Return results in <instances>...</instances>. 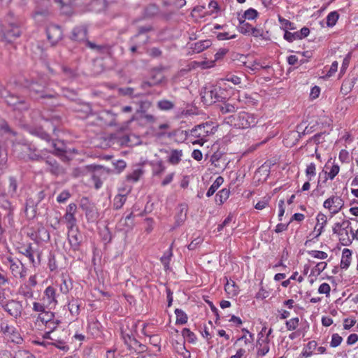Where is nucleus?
I'll return each instance as SVG.
<instances>
[{
    "label": "nucleus",
    "instance_id": "nucleus-38",
    "mask_svg": "<svg viewBox=\"0 0 358 358\" xmlns=\"http://www.w3.org/2000/svg\"><path fill=\"white\" fill-rule=\"evenodd\" d=\"M52 145L54 148L53 154L57 156H62L66 152L63 143L60 141H53Z\"/></svg>",
    "mask_w": 358,
    "mask_h": 358
},
{
    "label": "nucleus",
    "instance_id": "nucleus-29",
    "mask_svg": "<svg viewBox=\"0 0 358 358\" xmlns=\"http://www.w3.org/2000/svg\"><path fill=\"white\" fill-rule=\"evenodd\" d=\"M182 151L181 150H172L169 156L168 161L173 165L178 164L181 161Z\"/></svg>",
    "mask_w": 358,
    "mask_h": 358
},
{
    "label": "nucleus",
    "instance_id": "nucleus-55",
    "mask_svg": "<svg viewBox=\"0 0 358 358\" xmlns=\"http://www.w3.org/2000/svg\"><path fill=\"white\" fill-rule=\"evenodd\" d=\"M152 29V27L150 25L140 27L138 28V34L136 36H138V38H143V39L144 36H147L145 34L150 31Z\"/></svg>",
    "mask_w": 358,
    "mask_h": 358
},
{
    "label": "nucleus",
    "instance_id": "nucleus-1",
    "mask_svg": "<svg viewBox=\"0 0 358 358\" xmlns=\"http://www.w3.org/2000/svg\"><path fill=\"white\" fill-rule=\"evenodd\" d=\"M215 130L216 128L213 126V122L203 123L192 128L189 131V137L195 138L192 141L193 144L203 145L206 141V137L214 134Z\"/></svg>",
    "mask_w": 358,
    "mask_h": 358
},
{
    "label": "nucleus",
    "instance_id": "nucleus-24",
    "mask_svg": "<svg viewBox=\"0 0 358 358\" xmlns=\"http://www.w3.org/2000/svg\"><path fill=\"white\" fill-rule=\"evenodd\" d=\"M15 132L10 128L7 122L3 119L0 118V141L3 140L4 136L6 135L15 136Z\"/></svg>",
    "mask_w": 358,
    "mask_h": 358
},
{
    "label": "nucleus",
    "instance_id": "nucleus-44",
    "mask_svg": "<svg viewBox=\"0 0 358 358\" xmlns=\"http://www.w3.org/2000/svg\"><path fill=\"white\" fill-rule=\"evenodd\" d=\"M166 167L162 161H157L152 165L153 174L160 176L165 171Z\"/></svg>",
    "mask_w": 358,
    "mask_h": 358
},
{
    "label": "nucleus",
    "instance_id": "nucleus-61",
    "mask_svg": "<svg viewBox=\"0 0 358 358\" xmlns=\"http://www.w3.org/2000/svg\"><path fill=\"white\" fill-rule=\"evenodd\" d=\"M330 291H331L330 285L326 282L321 284L318 288V292L320 294H324L327 296L329 294Z\"/></svg>",
    "mask_w": 358,
    "mask_h": 358
},
{
    "label": "nucleus",
    "instance_id": "nucleus-63",
    "mask_svg": "<svg viewBox=\"0 0 358 358\" xmlns=\"http://www.w3.org/2000/svg\"><path fill=\"white\" fill-rule=\"evenodd\" d=\"M224 288H225V290L229 293H232L233 294H237L236 289H235L236 285H235L234 282H233V281L231 282L227 281V282L224 285Z\"/></svg>",
    "mask_w": 358,
    "mask_h": 358
},
{
    "label": "nucleus",
    "instance_id": "nucleus-62",
    "mask_svg": "<svg viewBox=\"0 0 358 358\" xmlns=\"http://www.w3.org/2000/svg\"><path fill=\"white\" fill-rule=\"evenodd\" d=\"M236 37V34L229 35L228 32H222L217 34V38L219 41H224L228 39L235 38Z\"/></svg>",
    "mask_w": 358,
    "mask_h": 358
},
{
    "label": "nucleus",
    "instance_id": "nucleus-31",
    "mask_svg": "<svg viewBox=\"0 0 358 358\" xmlns=\"http://www.w3.org/2000/svg\"><path fill=\"white\" fill-rule=\"evenodd\" d=\"M258 344L259 345L257 352L258 355L264 356L269 351L268 339L267 338L264 339L259 338L258 341Z\"/></svg>",
    "mask_w": 358,
    "mask_h": 358
},
{
    "label": "nucleus",
    "instance_id": "nucleus-47",
    "mask_svg": "<svg viewBox=\"0 0 358 358\" xmlns=\"http://www.w3.org/2000/svg\"><path fill=\"white\" fill-rule=\"evenodd\" d=\"M49 15L48 9L37 10L34 13V17L37 21H42L43 19L47 17Z\"/></svg>",
    "mask_w": 358,
    "mask_h": 358
},
{
    "label": "nucleus",
    "instance_id": "nucleus-21",
    "mask_svg": "<svg viewBox=\"0 0 358 358\" xmlns=\"http://www.w3.org/2000/svg\"><path fill=\"white\" fill-rule=\"evenodd\" d=\"M212 43L210 40H203L192 44L190 48L193 52L200 53L210 47Z\"/></svg>",
    "mask_w": 358,
    "mask_h": 358
},
{
    "label": "nucleus",
    "instance_id": "nucleus-4",
    "mask_svg": "<svg viewBox=\"0 0 358 358\" xmlns=\"http://www.w3.org/2000/svg\"><path fill=\"white\" fill-rule=\"evenodd\" d=\"M0 330L4 338L8 341L15 344L22 343L23 338L17 329L13 325L9 324L8 322L3 321L1 322Z\"/></svg>",
    "mask_w": 358,
    "mask_h": 358
},
{
    "label": "nucleus",
    "instance_id": "nucleus-25",
    "mask_svg": "<svg viewBox=\"0 0 358 358\" xmlns=\"http://www.w3.org/2000/svg\"><path fill=\"white\" fill-rule=\"evenodd\" d=\"M120 226L122 227L123 230L128 231L132 229L134 226V214L132 212L126 215L125 217H122L120 220Z\"/></svg>",
    "mask_w": 358,
    "mask_h": 358
},
{
    "label": "nucleus",
    "instance_id": "nucleus-50",
    "mask_svg": "<svg viewBox=\"0 0 358 358\" xmlns=\"http://www.w3.org/2000/svg\"><path fill=\"white\" fill-rule=\"evenodd\" d=\"M306 175L308 177V180H311L312 178L316 175V166L314 163L308 164L306 169Z\"/></svg>",
    "mask_w": 358,
    "mask_h": 358
},
{
    "label": "nucleus",
    "instance_id": "nucleus-6",
    "mask_svg": "<svg viewBox=\"0 0 358 358\" xmlns=\"http://www.w3.org/2000/svg\"><path fill=\"white\" fill-rule=\"evenodd\" d=\"M344 201L341 196H332L323 203L324 208L328 209L331 215L337 214L343 207Z\"/></svg>",
    "mask_w": 358,
    "mask_h": 358
},
{
    "label": "nucleus",
    "instance_id": "nucleus-2",
    "mask_svg": "<svg viewBox=\"0 0 358 358\" xmlns=\"http://www.w3.org/2000/svg\"><path fill=\"white\" fill-rule=\"evenodd\" d=\"M201 99L206 105L222 102L226 99V91L219 85L206 87L201 92Z\"/></svg>",
    "mask_w": 358,
    "mask_h": 358
},
{
    "label": "nucleus",
    "instance_id": "nucleus-41",
    "mask_svg": "<svg viewBox=\"0 0 358 358\" xmlns=\"http://www.w3.org/2000/svg\"><path fill=\"white\" fill-rule=\"evenodd\" d=\"M143 171L142 169L138 168L134 169L131 173L127 176V179L129 181L137 182L141 176L143 175Z\"/></svg>",
    "mask_w": 358,
    "mask_h": 358
},
{
    "label": "nucleus",
    "instance_id": "nucleus-19",
    "mask_svg": "<svg viewBox=\"0 0 358 358\" xmlns=\"http://www.w3.org/2000/svg\"><path fill=\"white\" fill-rule=\"evenodd\" d=\"M48 165V171L55 176L62 175L64 173V169L59 165L56 160L48 159L45 160Z\"/></svg>",
    "mask_w": 358,
    "mask_h": 358
},
{
    "label": "nucleus",
    "instance_id": "nucleus-39",
    "mask_svg": "<svg viewBox=\"0 0 358 358\" xmlns=\"http://www.w3.org/2000/svg\"><path fill=\"white\" fill-rule=\"evenodd\" d=\"M9 185L8 187V194L10 196H15L17 195V182L14 177L9 178Z\"/></svg>",
    "mask_w": 358,
    "mask_h": 358
},
{
    "label": "nucleus",
    "instance_id": "nucleus-51",
    "mask_svg": "<svg viewBox=\"0 0 358 358\" xmlns=\"http://www.w3.org/2000/svg\"><path fill=\"white\" fill-rule=\"evenodd\" d=\"M283 38L288 42L292 43L296 40H300L299 35L298 34V31L292 33L289 31H286L284 34Z\"/></svg>",
    "mask_w": 358,
    "mask_h": 358
},
{
    "label": "nucleus",
    "instance_id": "nucleus-22",
    "mask_svg": "<svg viewBox=\"0 0 358 358\" xmlns=\"http://www.w3.org/2000/svg\"><path fill=\"white\" fill-rule=\"evenodd\" d=\"M351 259L352 251L348 248L343 249L341 260V268L343 269H348L351 264Z\"/></svg>",
    "mask_w": 358,
    "mask_h": 358
},
{
    "label": "nucleus",
    "instance_id": "nucleus-37",
    "mask_svg": "<svg viewBox=\"0 0 358 358\" xmlns=\"http://www.w3.org/2000/svg\"><path fill=\"white\" fill-rule=\"evenodd\" d=\"M278 21L280 24V28L285 31L294 30L296 29L294 24L285 19L280 15H278Z\"/></svg>",
    "mask_w": 358,
    "mask_h": 358
},
{
    "label": "nucleus",
    "instance_id": "nucleus-28",
    "mask_svg": "<svg viewBox=\"0 0 358 358\" xmlns=\"http://www.w3.org/2000/svg\"><path fill=\"white\" fill-rule=\"evenodd\" d=\"M317 342L315 341H309L301 352V358H307L313 355V350L317 348Z\"/></svg>",
    "mask_w": 358,
    "mask_h": 358
},
{
    "label": "nucleus",
    "instance_id": "nucleus-42",
    "mask_svg": "<svg viewBox=\"0 0 358 358\" xmlns=\"http://www.w3.org/2000/svg\"><path fill=\"white\" fill-rule=\"evenodd\" d=\"M238 29L239 31L244 34H250L252 27L248 22H246L244 19L240 18L239 20Z\"/></svg>",
    "mask_w": 358,
    "mask_h": 358
},
{
    "label": "nucleus",
    "instance_id": "nucleus-9",
    "mask_svg": "<svg viewBox=\"0 0 358 358\" xmlns=\"http://www.w3.org/2000/svg\"><path fill=\"white\" fill-rule=\"evenodd\" d=\"M241 129L252 127L257 123V117L254 113L245 111L240 112Z\"/></svg>",
    "mask_w": 358,
    "mask_h": 358
},
{
    "label": "nucleus",
    "instance_id": "nucleus-10",
    "mask_svg": "<svg viewBox=\"0 0 358 358\" xmlns=\"http://www.w3.org/2000/svg\"><path fill=\"white\" fill-rule=\"evenodd\" d=\"M17 250L19 253L23 255L29 259V262L33 265V266L36 267L39 264L40 255L38 253V262H36L34 259V255L36 254V252L33 249L31 243L18 247Z\"/></svg>",
    "mask_w": 358,
    "mask_h": 358
},
{
    "label": "nucleus",
    "instance_id": "nucleus-53",
    "mask_svg": "<svg viewBox=\"0 0 358 358\" xmlns=\"http://www.w3.org/2000/svg\"><path fill=\"white\" fill-rule=\"evenodd\" d=\"M299 320L298 317H294L286 322V327L287 330H295L299 326Z\"/></svg>",
    "mask_w": 358,
    "mask_h": 358
},
{
    "label": "nucleus",
    "instance_id": "nucleus-34",
    "mask_svg": "<svg viewBox=\"0 0 358 358\" xmlns=\"http://www.w3.org/2000/svg\"><path fill=\"white\" fill-rule=\"evenodd\" d=\"M24 151L27 154L28 159L33 161H38L42 159L40 154L37 153L35 149L29 145H25Z\"/></svg>",
    "mask_w": 358,
    "mask_h": 358
},
{
    "label": "nucleus",
    "instance_id": "nucleus-43",
    "mask_svg": "<svg viewBox=\"0 0 358 358\" xmlns=\"http://www.w3.org/2000/svg\"><path fill=\"white\" fill-rule=\"evenodd\" d=\"M175 314L176 315V324H184L187 322V314L181 309L176 308Z\"/></svg>",
    "mask_w": 358,
    "mask_h": 358
},
{
    "label": "nucleus",
    "instance_id": "nucleus-33",
    "mask_svg": "<svg viewBox=\"0 0 358 358\" xmlns=\"http://www.w3.org/2000/svg\"><path fill=\"white\" fill-rule=\"evenodd\" d=\"M230 191L228 189H222L215 196V201L219 205L222 204L229 198Z\"/></svg>",
    "mask_w": 358,
    "mask_h": 358
},
{
    "label": "nucleus",
    "instance_id": "nucleus-54",
    "mask_svg": "<svg viewBox=\"0 0 358 358\" xmlns=\"http://www.w3.org/2000/svg\"><path fill=\"white\" fill-rule=\"evenodd\" d=\"M46 308H49V307L42 301L41 302H34L33 303V310L36 312L45 313Z\"/></svg>",
    "mask_w": 358,
    "mask_h": 358
},
{
    "label": "nucleus",
    "instance_id": "nucleus-40",
    "mask_svg": "<svg viewBox=\"0 0 358 358\" xmlns=\"http://www.w3.org/2000/svg\"><path fill=\"white\" fill-rule=\"evenodd\" d=\"M157 106L161 110H170L174 108L175 104L171 101L162 99L157 102Z\"/></svg>",
    "mask_w": 358,
    "mask_h": 358
},
{
    "label": "nucleus",
    "instance_id": "nucleus-7",
    "mask_svg": "<svg viewBox=\"0 0 358 358\" xmlns=\"http://www.w3.org/2000/svg\"><path fill=\"white\" fill-rule=\"evenodd\" d=\"M85 211V216L89 222H94L99 217V213L94 205L91 204L87 199H83L80 205Z\"/></svg>",
    "mask_w": 358,
    "mask_h": 358
},
{
    "label": "nucleus",
    "instance_id": "nucleus-59",
    "mask_svg": "<svg viewBox=\"0 0 358 358\" xmlns=\"http://www.w3.org/2000/svg\"><path fill=\"white\" fill-rule=\"evenodd\" d=\"M69 310L71 313V314H78L79 311V304L77 301L73 300L71 301L69 305Z\"/></svg>",
    "mask_w": 358,
    "mask_h": 358
},
{
    "label": "nucleus",
    "instance_id": "nucleus-64",
    "mask_svg": "<svg viewBox=\"0 0 358 358\" xmlns=\"http://www.w3.org/2000/svg\"><path fill=\"white\" fill-rule=\"evenodd\" d=\"M15 358H36L34 355L29 351L22 350L20 351Z\"/></svg>",
    "mask_w": 358,
    "mask_h": 358
},
{
    "label": "nucleus",
    "instance_id": "nucleus-36",
    "mask_svg": "<svg viewBox=\"0 0 358 358\" xmlns=\"http://www.w3.org/2000/svg\"><path fill=\"white\" fill-rule=\"evenodd\" d=\"M172 246L173 244L171 245L169 249L164 252V254L163 255L160 259L165 269H168L169 268V263L173 256Z\"/></svg>",
    "mask_w": 358,
    "mask_h": 358
},
{
    "label": "nucleus",
    "instance_id": "nucleus-60",
    "mask_svg": "<svg viewBox=\"0 0 358 358\" xmlns=\"http://www.w3.org/2000/svg\"><path fill=\"white\" fill-rule=\"evenodd\" d=\"M340 168L338 164H334L328 173V178L333 180L339 173Z\"/></svg>",
    "mask_w": 358,
    "mask_h": 358
},
{
    "label": "nucleus",
    "instance_id": "nucleus-3",
    "mask_svg": "<svg viewBox=\"0 0 358 358\" xmlns=\"http://www.w3.org/2000/svg\"><path fill=\"white\" fill-rule=\"evenodd\" d=\"M332 231L334 234L338 235L339 241L343 245L348 246L352 243V238H351L352 228L349 220H344L341 222L335 223Z\"/></svg>",
    "mask_w": 358,
    "mask_h": 358
},
{
    "label": "nucleus",
    "instance_id": "nucleus-48",
    "mask_svg": "<svg viewBox=\"0 0 358 358\" xmlns=\"http://www.w3.org/2000/svg\"><path fill=\"white\" fill-rule=\"evenodd\" d=\"M152 103L150 101H140L138 102V108L137 109L138 113H145L151 106Z\"/></svg>",
    "mask_w": 358,
    "mask_h": 358
},
{
    "label": "nucleus",
    "instance_id": "nucleus-8",
    "mask_svg": "<svg viewBox=\"0 0 358 358\" xmlns=\"http://www.w3.org/2000/svg\"><path fill=\"white\" fill-rule=\"evenodd\" d=\"M3 308L10 315L15 318L20 317L23 310L22 303L15 300L8 301L5 303Z\"/></svg>",
    "mask_w": 358,
    "mask_h": 358
},
{
    "label": "nucleus",
    "instance_id": "nucleus-16",
    "mask_svg": "<svg viewBox=\"0 0 358 358\" xmlns=\"http://www.w3.org/2000/svg\"><path fill=\"white\" fill-rule=\"evenodd\" d=\"M131 329L129 332H127L126 329L122 330V338L124 340V343L128 345L129 348L133 346V345L137 344V341L134 338V334L133 333V330L136 331V324L134 322H131Z\"/></svg>",
    "mask_w": 358,
    "mask_h": 358
},
{
    "label": "nucleus",
    "instance_id": "nucleus-11",
    "mask_svg": "<svg viewBox=\"0 0 358 358\" xmlns=\"http://www.w3.org/2000/svg\"><path fill=\"white\" fill-rule=\"evenodd\" d=\"M50 309L56 306L57 301L56 299V290L53 287L48 286L44 291L41 299Z\"/></svg>",
    "mask_w": 358,
    "mask_h": 358
},
{
    "label": "nucleus",
    "instance_id": "nucleus-20",
    "mask_svg": "<svg viewBox=\"0 0 358 358\" xmlns=\"http://www.w3.org/2000/svg\"><path fill=\"white\" fill-rule=\"evenodd\" d=\"M129 192V190L126 191V190L123 189L122 191V192H120L118 194H117L115 196V198L113 199V208L114 209L119 210L123 206V205L125 203V202L127 201V196Z\"/></svg>",
    "mask_w": 358,
    "mask_h": 358
},
{
    "label": "nucleus",
    "instance_id": "nucleus-23",
    "mask_svg": "<svg viewBox=\"0 0 358 358\" xmlns=\"http://www.w3.org/2000/svg\"><path fill=\"white\" fill-rule=\"evenodd\" d=\"M87 37V29L85 27H78L73 29L71 38L74 41H82Z\"/></svg>",
    "mask_w": 358,
    "mask_h": 358
},
{
    "label": "nucleus",
    "instance_id": "nucleus-57",
    "mask_svg": "<svg viewBox=\"0 0 358 358\" xmlns=\"http://www.w3.org/2000/svg\"><path fill=\"white\" fill-rule=\"evenodd\" d=\"M54 317V313L52 312H45V315L43 317H39L38 318L42 322H45L46 324H54L52 318Z\"/></svg>",
    "mask_w": 358,
    "mask_h": 358
},
{
    "label": "nucleus",
    "instance_id": "nucleus-46",
    "mask_svg": "<svg viewBox=\"0 0 358 358\" xmlns=\"http://www.w3.org/2000/svg\"><path fill=\"white\" fill-rule=\"evenodd\" d=\"M182 335L189 343H194L196 340V335L187 328L183 329L182 331Z\"/></svg>",
    "mask_w": 358,
    "mask_h": 358
},
{
    "label": "nucleus",
    "instance_id": "nucleus-30",
    "mask_svg": "<svg viewBox=\"0 0 358 358\" xmlns=\"http://www.w3.org/2000/svg\"><path fill=\"white\" fill-rule=\"evenodd\" d=\"M221 103H222L219 105V110L222 114L234 113L237 109V106L226 101L225 100Z\"/></svg>",
    "mask_w": 358,
    "mask_h": 358
},
{
    "label": "nucleus",
    "instance_id": "nucleus-18",
    "mask_svg": "<svg viewBox=\"0 0 358 358\" xmlns=\"http://www.w3.org/2000/svg\"><path fill=\"white\" fill-rule=\"evenodd\" d=\"M317 224L314 228V232H315V238H318L324 231V227L327 223V216L322 213H319L316 217Z\"/></svg>",
    "mask_w": 358,
    "mask_h": 358
},
{
    "label": "nucleus",
    "instance_id": "nucleus-27",
    "mask_svg": "<svg viewBox=\"0 0 358 358\" xmlns=\"http://www.w3.org/2000/svg\"><path fill=\"white\" fill-rule=\"evenodd\" d=\"M138 36H134L129 40V43H131L130 50L131 52H136L138 48L141 47L143 45H145L148 40L149 37L148 36H144V38L142 41V43L137 42Z\"/></svg>",
    "mask_w": 358,
    "mask_h": 358
},
{
    "label": "nucleus",
    "instance_id": "nucleus-12",
    "mask_svg": "<svg viewBox=\"0 0 358 358\" xmlns=\"http://www.w3.org/2000/svg\"><path fill=\"white\" fill-rule=\"evenodd\" d=\"M68 240L73 250L77 251L79 250L82 241V236L78 227L72 230H68Z\"/></svg>",
    "mask_w": 358,
    "mask_h": 358
},
{
    "label": "nucleus",
    "instance_id": "nucleus-32",
    "mask_svg": "<svg viewBox=\"0 0 358 358\" xmlns=\"http://www.w3.org/2000/svg\"><path fill=\"white\" fill-rule=\"evenodd\" d=\"M224 178L222 176L217 177L215 180L213 182V183L211 185V186L209 187L208 190L207 191L206 196L208 197L211 196L214 194V193L216 192V190L220 187V185L223 183Z\"/></svg>",
    "mask_w": 358,
    "mask_h": 358
},
{
    "label": "nucleus",
    "instance_id": "nucleus-14",
    "mask_svg": "<svg viewBox=\"0 0 358 358\" xmlns=\"http://www.w3.org/2000/svg\"><path fill=\"white\" fill-rule=\"evenodd\" d=\"M48 38L52 44L57 43L62 38L61 28L55 24L50 25L47 29Z\"/></svg>",
    "mask_w": 358,
    "mask_h": 358
},
{
    "label": "nucleus",
    "instance_id": "nucleus-58",
    "mask_svg": "<svg viewBox=\"0 0 358 358\" xmlns=\"http://www.w3.org/2000/svg\"><path fill=\"white\" fill-rule=\"evenodd\" d=\"M342 341H343V338L339 334H334L331 337L330 345L332 348H336L341 343Z\"/></svg>",
    "mask_w": 358,
    "mask_h": 358
},
{
    "label": "nucleus",
    "instance_id": "nucleus-56",
    "mask_svg": "<svg viewBox=\"0 0 358 358\" xmlns=\"http://www.w3.org/2000/svg\"><path fill=\"white\" fill-rule=\"evenodd\" d=\"M71 196V194L68 190L62 191L57 197V201L59 203L66 202Z\"/></svg>",
    "mask_w": 358,
    "mask_h": 358
},
{
    "label": "nucleus",
    "instance_id": "nucleus-17",
    "mask_svg": "<svg viewBox=\"0 0 358 358\" xmlns=\"http://www.w3.org/2000/svg\"><path fill=\"white\" fill-rule=\"evenodd\" d=\"M6 102L8 105L13 106L15 110H21L18 105H24L23 109H28V104L22 99L13 94H9L6 97Z\"/></svg>",
    "mask_w": 358,
    "mask_h": 358
},
{
    "label": "nucleus",
    "instance_id": "nucleus-45",
    "mask_svg": "<svg viewBox=\"0 0 358 358\" xmlns=\"http://www.w3.org/2000/svg\"><path fill=\"white\" fill-rule=\"evenodd\" d=\"M339 15L336 11H332L327 16V24L329 27H334L337 22Z\"/></svg>",
    "mask_w": 358,
    "mask_h": 358
},
{
    "label": "nucleus",
    "instance_id": "nucleus-5",
    "mask_svg": "<svg viewBox=\"0 0 358 358\" xmlns=\"http://www.w3.org/2000/svg\"><path fill=\"white\" fill-rule=\"evenodd\" d=\"M10 270L15 278H24L27 275V269L18 259L7 257Z\"/></svg>",
    "mask_w": 358,
    "mask_h": 358
},
{
    "label": "nucleus",
    "instance_id": "nucleus-26",
    "mask_svg": "<svg viewBox=\"0 0 358 358\" xmlns=\"http://www.w3.org/2000/svg\"><path fill=\"white\" fill-rule=\"evenodd\" d=\"M224 123L237 129H241L240 113L229 115L224 120Z\"/></svg>",
    "mask_w": 358,
    "mask_h": 358
},
{
    "label": "nucleus",
    "instance_id": "nucleus-49",
    "mask_svg": "<svg viewBox=\"0 0 358 358\" xmlns=\"http://www.w3.org/2000/svg\"><path fill=\"white\" fill-rule=\"evenodd\" d=\"M258 16V12L254 8L246 10L242 17V19H248L249 20H255Z\"/></svg>",
    "mask_w": 358,
    "mask_h": 358
},
{
    "label": "nucleus",
    "instance_id": "nucleus-52",
    "mask_svg": "<svg viewBox=\"0 0 358 358\" xmlns=\"http://www.w3.org/2000/svg\"><path fill=\"white\" fill-rule=\"evenodd\" d=\"M308 254L313 258L319 259H325L327 258L328 255L327 252L320 250H310Z\"/></svg>",
    "mask_w": 358,
    "mask_h": 358
},
{
    "label": "nucleus",
    "instance_id": "nucleus-13",
    "mask_svg": "<svg viewBox=\"0 0 358 358\" xmlns=\"http://www.w3.org/2000/svg\"><path fill=\"white\" fill-rule=\"evenodd\" d=\"M0 33L3 34L6 40L11 42L20 36L21 29L17 25L10 23L5 31L1 28Z\"/></svg>",
    "mask_w": 358,
    "mask_h": 358
},
{
    "label": "nucleus",
    "instance_id": "nucleus-15",
    "mask_svg": "<svg viewBox=\"0 0 358 358\" xmlns=\"http://www.w3.org/2000/svg\"><path fill=\"white\" fill-rule=\"evenodd\" d=\"M31 94L33 97L38 98H53L54 94H47L44 92V87L43 85L38 84L37 83H32L29 87Z\"/></svg>",
    "mask_w": 358,
    "mask_h": 358
},
{
    "label": "nucleus",
    "instance_id": "nucleus-35",
    "mask_svg": "<svg viewBox=\"0 0 358 358\" xmlns=\"http://www.w3.org/2000/svg\"><path fill=\"white\" fill-rule=\"evenodd\" d=\"M63 219L65 220L66 223V227L68 230H72L74 228H77L76 227V218L75 217V215H71V214H64Z\"/></svg>",
    "mask_w": 358,
    "mask_h": 358
}]
</instances>
